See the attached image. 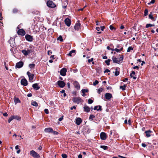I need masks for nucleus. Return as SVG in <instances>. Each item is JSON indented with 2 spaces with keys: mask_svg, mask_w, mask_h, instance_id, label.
Segmentation results:
<instances>
[{
  "mask_svg": "<svg viewBox=\"0 0 158 158\" xmlns=\"http://www.w3.org/2000/svg\"><path fill=\"white\" fill-rule=\"evenodd\" d=\"M30 153L31 155L34 158H39L40 157V155L34 150L31 151Z\"/></svg>",
  "mask_w": 158,
  "mask_h": 158,
  "instance_id": "nucleus-1",
  "label": "nucleus"
},
{
  "mask_svg": "<svg viewBox=\"0 0 158 158\" xmlns=\"http://www.w3.org/2000/svg\"><path fill=\"white\" fill-rule=\"evenodd\" d=\"M21 83L22 85L26 86L27 85V81L26 79H23L21 80Z\"/></svg>",
  "mask_w": 158,
  "mask_h": 158,
  "instance_id": "nucleus-12",
  "label": "nucleus"
},
{
  "mask_svg": "<svg viewBox=\"0 0 158 158\" xmlns=\"http://www.w3.org/2000/svg\"><path fill=\"white\" fill-rule=\"evenodd\" d=\"M27 74L29 77V81H31L33 79L34 75L33 74L31 73L28 71L27 72Z\"/></svg>",
  "mask_w": 158,
  "mask_h": 158,
  "instance_id": "nucleus-8",
  "label": "nucleus"
},
{
  "mask_svg": "<svg viewBox=\"0 0 158 158\" xmlns=\"http://www.w3.org/2000/svg\"><path fill=\"white\" fill-rule=\"evenodd\" d=\"M142 146L143 147L145 148L147 146V145L145 143H142Z\"/></svg>",
  "mask_w": 158,
  "mask_h": 158,
  "instance_id": "nucleus-57",
  "label": "nucleus"
},
{
  "mask_svg": "<svg viewBox=\"0 0 158 158\" xmlns=\"http://www.w3.org/2000/svg\"><path fill=\"white\" fill-rule=\"evenodd\" d=\"M112 59L114 63L118 64L119 63V60H118V59L115 56H113Z\"/></svg>",
  "mask_w": 158,
  "mask_h": 158,
  "instance_id": "nucleus-17",
  "label": "nucleus"
},
{
  "mask_svg": "<svg viewBox=\"0 0 158 158\" xmlns=\"http://www.w3.org/2000/svg\"><path fill=\"white\" fill-rule=\"evenodd\" d=\"M82 155L81 154H79L78 156V158H82Z\"/></svg>",
  "mask_w": 158,
  "mask_h": 158,
  "instance_id": "nucleus-64",
  "label": "nucleus"
},
{
  "mask_svg": "<svg viewBox=\"0 0 158 158\" xmlns=\"http://www.w3.org/2000/svg\"><path fill=\"white\" fill-rule=\"evenodd\" d=\"M111 60L110 59H108L107 60H105V62L107 65H110V62Z\"/></svg>",
  "mask_w": 158,
  "mask_h": 158,
  "instance_id": "nucleus-37",
  "label": "nucleus"
},
{
  "mask_svg": "<svg viewBox=\"0 0 158 158\" xmlns=\"http://www.w3.org/2000/svg\"><path fill=\"white\" fill-rule=\"evenodd\" d=\"M151 132L152 131L150 130L146 131L145 133L146 134V136L147 137H149L151 136L150 133H151Z\"/></svg>",
  "mask_w": 158,
  "mask_h": 158,
  "instance_id": "nucleus-22",
  "label": "nucleus"
},
{
  "mask_svg": "<svg viewBox=\"0 0 158 158\" xmlns=\"http://www.w3.org/2000/svg\"><path fill=\"white\" fill-rule=\"evenodd\" d=\"M62 157L63 158H67V156L65 154H62Z\"/></svg>",
  "mask_w": 158,
  "mask_h": 158,
  "instance_id": "nucleus-48",
  "label": "nucleus"
},
{
  "mask_svg": "<svg viewBox=\"0 0 158 158\" xmlns=\"http://www.w3.org/2000/svg\"><path fill=\"white\" fill-rule=\"evenodd\" d=\"M132 69H139V66H134V67H132Z\"/></svg>",
  "mask_w": 158,
  "mask_h": 158,
  "instance_id": "nucleus-53",
  "label": "nucleus"
},
{
  "mask_svg": "<svg viewBox=\"0 0 158 158\" xmlns=\"http://www.w3.org/2000/svg\"><path fill=\"white\" fill-rule=\"evenodd\" d=\"M57 83L59 87L60 88L64 87L65 85V83L63 81H59Z\"/></svg>",
  "mask_w": 158,
  "mask_h": 158,
  "instance_id": "nucleus-5",
  "label": "nucleus"
},
{
  "mask_svg": "<svg viewBox=\"0 0 158 158\" xmlns=\"http://www.w3.org/2000/svg\"><path fill=\"white\" fill-rule=\"evenodd\" d=\"M110 28L111 30H115L116 29L114 27H113L112 25H110Z\"/></svg>",
  "mask_w": 158,
  "mask_h": 158,
  "instance_id": "nucleus-44",
  "label": "nucleus"
},
{
  "mask_svg": "<svg viewBox=\"0 0 158 158\" xmlns=\"http://www.w3.org/2000/svg\"><path fill=\"white\" fill-rule=\"evenodd\" d=\"M14 119H16L18 120H21V118L18 115L14 116Z\"/></svg>",
  "mask_w": 158,
  "mask_h": 158,
  "instance_id": "nucleus-27",
  "label": "nucleus"
},
{
  "mask_svg": "<svg viewBox=\"0 0 158 158\" xmlns=\"http://www.w3.org/2000/svg\"><path fill=\"white\" fill-rule=\"evenodd\" d=\"M100 136L101 139L103 140L106 139L107 138L106 134L104 132H102L101 133Z\"/></svg>",
  "mask_w": 158,
  "mask_h": 158,
  "instance_id": "nucleus-6",
  "label": "nucleus"
},
{
  "mask_svg": "<svg viewBox=\"0 0 158 158\" xmlns=\"http://www.w3.org/2000/svg\"><path fill=\"white\" fill-rule=\"evenodd\" d=\"M52 133L53 135H57L58 134V132L56 131H53V130H52Z\"/></svg>",
  "mask_w": 158,
  "mask_h": 158,
  "instance_id": "nucleus-42",
  "label": "nucleus"
},
{
  "mask_svg": "<svg viewBox=\"0 0 158 158\" xmlns=\"http://www.w3.org/2000/svg\"><path fill=\"white\" fill-rule=\"evenodd\" d=\"M94 110H97L98 111V110L101 111L102 110V107L100 106H96L94 107Z\"/></svg>",
  "mask_w": 158,
  "mask_h": 158,
  "instance_id": "nucleus-21",
  "label": "nucleus"
},
{
  "mask_svg": "<svg viewBox=\"0 0 158 158\" xmlns=\"http://www.w3.org/2000/svg\"><path fill=\"white\" fill-rule=\"evenodd\" d=\"M14 101L15 104H16L20 102V101L18 98H14Z\"/></svg>",
  "mask_w": 158,
  "mask_h": 158,
  "instance_id": "nucleus-23",
  "label": "nucleus"
},
{
  "mask_svg": "<svg viewBox=\"0 0 158 158\" xmlns=\"http://www.w3.org/2000/svg\"><path fill=\"white\" fill-rule=\"evenodd\" d=\"M66 69L65 68H63L60 71V74L62 76H65L66 75Z\"/></svg>",
  "mask_w": 158,
  "mask_h": 158,
  "instance_id": "nucleus-10",
  "label": "nucleus"
},
{
  "mask_svg": "<svg viewBox=\"0 0 158 158\" xmlns=\"http://www.w3.org/2000/svg\"><path fill=\"white\" fill-rule=\"evenodd\" d=\"M19 10L16 8H14L13 10V13L14 14L17 13Z\"/></svg>",
  "mask_w": 158,
  "mask_h": 158,
  "instance_id": "nucleus-35",
  "label": "nucleus"
},
{
  "mask_svg": "<svg viewBox=\"0 0 158 158\" xmlns=\"http://www.w3.org/2000/svg\"><path fill=\"white\" fill-rule=\"evenodd\" d=\"M110 72V71L109 70L107 69H106L104 71V73H109V72Z\"/></svg>",
  "mask_w": 158,
  "mask_h": 158,
  "instance_id": "nucleus-55",
  "label": "nucleus"
},
{
  "mask_svg": "<svg viewBox=\"0 0 158 158\" xmlns=\"http://www.w3.org/2000/svg\"><path fill=\"white\" fill-rule=\"evenodd\" d=\"M88 62L89 63H90L91 62H92L93 60V58H92L91 59L88 60Z\"/></svg>",
  "mask_w": 158,
  "mask_h": 158,
  "instance_id": "nucleus-54",
  "label": "nucleus"
},
{
  "mask_svg": "<svg viewBox=\"0 0 158 158\" xmlns=\"http://www.w3.org/2000/svg\"><path fill=\"white\" fill-rule=\"evenodd\" d=\"M93 101L91 99H89L88 100V103L89 104H91L93 102Z\"/></svg>",
  "mask_w": 158,
  "mask_h": 158,
  "instance_id": "nucleus-46",
  "label": "nucleus"
},
{
  "mask_svg": "<svg viewBox=\"0 0 158 158\" xmlns=\"http://www.w3.org/2000/svg\"><path fill=\"white\" fill-rule=\"evenodd\" d=\"M23 65V63L22 61H20L16 63L15 67L16 68L19 69L22 68Z\"/></svg>",
  "mask_w": 158,
  "mask_h": 158,
  "instance_id": "nucleus-4",
  "label": "nucleus"
},
{
  "mask_svg": "<svg viewBox=\"0 0 158 158\" xmlns=\"http://www.w3.org/2000/svg\"><path fill=\"white\" fill-rule=\"evenodd\" d=\"M114 51H115L117 52H120V50L119 49H118L117 48H116L114 49Z\"/></svg>",
  "mask_w": 158,
  "mask_h": 158,
  "instance_id": "nucleus-59",
  "label": "nucleus"
},
{
  "mask_svg": "<svg viewBox=\"0 0 158 158\" xmlns=\"http://www.w3.org/2000/svg\"><path fill=\"white\" fill-rule=\"evenodd\" d=\"M5 67L6 69L7 70H8V67L7 66V65H6V63L5 62Z\"/></svg>",
  "mask_w": 158,
  "mask_h": 158,
  "instance_id": "nucleus-60",
  "label": "nucleus"
},
{
  "mask_svg": "<svg viewBox=\"0 0 158 158\" xmlns=\"http://www.w3.org/2000/svg\"><path fill=\"white\" fill-rule=\"evenodd\" d=\"M89 90L88 89H82L81 91L82 93H85L88 92Z\"/></svg>",
  "mask_w": 158,
  "mask_h": 158,
  "instance_id": "nucleus-40",
  "label": "nucleus"
},
{
  "mask_svg": "<svg viewBox=\"0 0 158 158\" xmlns=\"http://www.w3.org/2000/svg\"><path fill=\"white\" fill-rule=\"evenodd\" d=\"M22 52L24 56H27L29 55L26 50H22Z\"/></svg>",
  "mask_w": 158,
  "mask_h": 158,
  "instance_id": "nucleus-24",
  "label": "nucleus"
},
{
  "mask_svg": "<svg viewBox=\"0 0 158 158\" xmlns=\"http://www.w3.org/2000/svg\"><path fill=\"white\" fill-rule=\"evenodd\" d=\"M67 85H68V88L69 89L70 87V84L69 82H68L67 83Z\"/></svg>",
  "mask_w": 158,
  "mask_h": 158,
  "instance_id": "nucleus-62",
  "label": "nucleus"
},
{
  "mask_svg": "<svg viewBox=\"0 0 158 158\" xmlns=\"http://www.w3.org/2000/svg\"><path fill=\"white\" fill-rule=\"evenodd\" d=\"M17 33L19 35L23 36L25 35V32L23 29H21L18 31Z\"/></svg>",
  "mask_w": 158,
  "mask_h": 158,
  "instance_id": "nucleus-9",
  "label": "nucleus"
},
{
  "mask_svg": "<svg viewBox=\"0 0 158 158\" xmlns=\"http://www.w3.org/2000/svg\"><path fill=\"white\" fill-rule=\"evenodd\" d=\"M57 40H60V42H62L63 41V39L62 38V37L61 35H60L57 38Z\"/></svg>",
  "mask_w": 158,
  "mask_h": 158,
  "instance_id": "nucleus-31",
  "label": "nucleus"
},
{
  "mask_svg": "<svg viewBox=\"0 0 158 158\" xmlns=\"http://www.w3.org/2000/svg\"><path fill=\"white\" fill-rule=\"evenodd\" d=\"M155 25L154 24H147L146 25V27L147 28L149 27L154 26Z\"/></svg>",
  "mask_w": 158,
  "mask_h": 158,
  "instance_id": "nucleus-34",
  "label": "nucleus"
},
{
  "mask_svg": "<svg viewBox=\"0 0 158 158\" xmlns=\"http://www.w3.org/2000/svg\"><path fill=\"white\" fill-rule=\"evenodd\" d=\"M126 85H124L123 86H120V88L122 89V90H124L126 89Z\"/></svg>",
  "mask_w": 158,
  "mask_h": 158,
  "instance_id": "nucleus-33",
  "label": "nucleus"
},
{
  "mask_svg": "<svg viewBox=\"0 0 158 158\" xmlns=\"http://www.w3.org/2000/svg\"><path fill=\"white\" fill-rule=\"evenodd\" d=\"M118 59V60H119V63H120V61L123 60V56L122 55H120V57Z\"/></svg>",
  "mask_w": 158,
  "mask_h": 158,
  "instance_id": "nucleus-38",
  "label": "nucleus"
},
{
  "mask_svg": "<svg viewBox=\"0 0 158 158\" xmlns=\"http://www.w3.org/2000/svg\"><path fill=\"white\" fill-rule=\"evenodd\" d=\"M80 27V24L79 23H76L74 26V29L75 30H78Z\"/></svg>",
  "mask_w": 158,
  "mask_h": 158,
  "instance_id": "nucleus-20",
  "label": "nucleus"
},
{
  "mask_svg": "<svg viewBox=\"0 0 158 158\" xmlns=\"http://www.w3.org/2000/svg\"><path fill=\"white\" fill-rule=\"evenodd\" d=\"M100 147L104 150H106L108 148V147L105 145H101Z\"/></svg>",
  "mask_w": 158,
  "mask_h": 158,
  "instance_id": "nucleus-32",
  "label": "nucleus"
},
{
  "mask_svg": "<svg viewBox=\"0 0 158 158\" xmlns=\"http://www.w3.org/2000/svg\"><path fill=\"white\" fill-rule=\"evenodd\" d=\"M148 11L147 9H146L144 10V14L145 16H147L148 14Z\"/></svg>",
  "mask_w": 158,
  "mask_h": 158,
  "instance_id": "nucleus-47",
  "label": "nucleus"
},
{
  "mask_svg": "<svg viewBox=\"0 0 158 158\" xmlns=\"http://www.w3.org/2000/svg\"><path fill=\"white\" fill-rule=\"evenodd\" d=\"M133 50V48L131 47H129L127 49V52H129L131 50Z\"/></svg>",
  "mask_w": 158,
  "mask_h": 158,
  "instance_id": "nucleus-41",
  "label": "nucleus"
},
{
  "mask_svg": "<svg viewBox=\"0 0 158 158\" xmlns=\"http://www.w3.org/2000/svg\"><path fill=\"white\" fill-rule=\"evenodd\" d=\"M32 87L34 89L37 90H38L40 88V86L38 85V84L37 83H35L32 85Z\"/></svg>",
  "mask_w": 158,
  "mask_h": 158,
  "instance_id": "nucleus-18",
  "label": "nucleus"
},
{
  "mask_svg": "<svg viewBox=\"0 0 158 158\" xmlns=\"http://www.w3.org/2000/svg\"><path fill=\"white\" fill-rule=\"evenodd\" d=\"M26 50L27 52L28 53V54H29L32 52V51L31 50L28 49H27V50Z\"/></svg>",
  "mask_w": 158,
  "mask_h": 158,
  "instance_id": "nucleus-45",
  "label": "nucleus"
},
{
  "mask_svg": "<svg viewBox=\"0 0 158 158\" xmlns=\"http://www.w3.org/2000/svg\"><path fill=\"white\" fill-rule=\"evenodd\" d=\"M128 123L129 125H131V120L130 119H129L128 120Z\"/></svg>",
  "mask_w": 158,
  "mask_h": 158,
  "instance_id": "nucleus-63",
  "label": "nucleus"
},
{
  "mask_svg": "<svg viewBox=\"0 0 158 158\" xmlns=\"http://www.w3.org/2000/svg\"><path fill=\"white\" fill-rule=\"evenodd\" d=\"M14 119V116L13 115V116H11L8 119V123H10L11 121H12Z\"/></svg>",
  "mask_w": 158,
  "mask_h": 158,
  "instance_id": "nucleus-26",
  "label": "nucleus"
},
{
  "mask_svg": "<svg viewBox=\"0 0 158 158\" xmlns=\"http://www.w3.org/2000/svg\"><path fill=\"white\" fill-rule=\"evenodd\" d=\"M84 111L86 112H89L90 111V109L89 107L86 105H85L83 107Z\"/></svg>",
  "mask_w": 158,
  "mask_h": 158,
  "instance_id": "nucleus-16",
  "label": "nucleus"
},
{
  "mask_svg": "<svg viewBox=\"0 0 158 158\" xmlns=\"http://www.w3.org/2000/svg\"><path fill=\"white\" fill-rule=\"evenodd\" d=\"M96 29L98 31H99L100 30H101V28L100 27H97L96 28Z\"/></svg>",
  "mask_w": 158,
  "mask_h": 158,
  "instance_id": "nucleus-56",
  "label": "nucleus"
},
{
  "mask_svg": "<svg viewBox=\"0 0 158 158\" xmlns=\"http://www.w3.org/2000/svg\"><path fill=\"white\" fill-rule=\"evenodd\" d=\"M52 53V52L50 51H48V55H51Z\"/></svg>",
  "mask_w": 158,
  "mask_h": 158,
  "instance_id": "nucleus-58",
  "label": "nucleus"
},
{
  "mask_svg": "<svg viewBox=\"0 0 158 158\" xmlns=\"http://www.w3.org/2000/svg\"><path fill=\"white\" fill-rule=\"evenodd\" d=\"M31 104L32 105L35 106H38L37 103L35 101H33L31 102Z\"/></svg>",
  "mask_w": 158,
  "mask_h": 158,
  "instance_id": "nucleus-29",
  "label": "nucleus"
},
{
  "mask_svg": "<svg viewBox=\"0 0 158 158\" xmlns=\"http://www.w3.org/2000/svg\"><path fill=\"white\" fill-rule=\"evenodd\" d=\"M3 115L4 116H7L8 115V114L7 113H4L3 114Z\"/></svg>",
  "mask_w": 158,
  "mask_h": 158,
  "instance_id": "nucleus-61",
  "label": "nucleus"
},
{
  "mask_svg": "<svg viewBox=\"0 0 158 158\" xmlns=\"http://www.w3.org/2000/svg\"><path fill=\"white\" fill-rule=\"evenodd\" d=\"M135 72L134 71H132L130 75L131 77L133 78L134 79H135L136 78V77L132 76V75H135Z\"/></svg>",
  "mask_w": 158,
  "mask_h": 158,
  "instance_id": "nucleus-25",
  "label": "nucleus"
},
{
  "mask_svg": "<svg viewBox=\"0 0 158 158\" xmlns=\"http://www.w3.org/2000/svg\"><path fill=\"white\" fill-rule=\"evenodd\" d=\"M52 129L51 127L46 128L44 129V131L48 133H52Z\"/></svg>",
  "mask_w": 158,
  "mask_h": 158,
  "instance_id": "nucleus-15",
  "label": "nucleus"
},
{
  "mask_svg": "<svg viewBox=\"0 0 158 158\" xmlns=\"http://www.w3.org/2000/svg\"><path fill=\"white\" fill-rule=\"evenodd\" d=\"M47 6L51 8H54L56 6V5L53 2L51 1H48L47 3Z\"/></svg>",
  "mask_w": 158,
  "mask_h": 158,
  "instance_id": "nucleus-2",
  "label": "nucleus"
},
{
  "mask_svg": "<svg viewBox=\"0 0 158 158\" xmlns=\"http://www.w3.org/2000/svg\"><path fill=\"white\" fill-rule=\"evenodd\" d=\"M44 112L45 113L47 114H48L49 113V111L47 109H45L44 110Z\"/></svg>",
  "mask_w": 158,
  "mask_h": 158,
  "instance_id": "nucleus-51",
  "label": "nucleus"
},
{
  "mask_svg": "<svg viewBox=\"0 0 158 158\" xmlns=\"http://www.w3.org/2000/svg\"><path fill=\"white\" fill-rule=\"evenodd\" d=\"M73 85L75 88L77 90L80 89V85L79 83L77 81H74L73 83Z\"/></svg>",
  "mask_w": 158,
  "mask_h": 158,
  "instance_id": "nucleus-7",
  "label": "nucleus"
},
{
  "mask_svg": "<svg viewBox=\"0 0 158 158\" xmlns=\"http://www.w3.org/2000/svg\"><path fill=\"white\" fill-rule=\"evenodd\" d=\"M95 118V116L93 115H90L89 117V119L90 120H93Z\"/></svg>",
  "mask_w": 158,
  "mask_h": 158,
  "instance_id": "nucleus-36",
  "label": "nucleus"
},
{
  "mask_svg": "<svg viewBox=\"0 0 158 158\" xmlns=\"http://www.w3.org/2000/svg\"><path fill=\"white\" fill-rule=\"evenodd\" d=\"M25 38L27 40L31 42L33 40L32 36L29 35H25Z\"/></svg>",
  "mask_w": 158,
  "mask_h": 158,
  "instance_id": "nucleus-11",
  "label": "nucleus"
},
{
  "mask_svg": "<svg viewBox=\"0 0 158 158\" xmlns=\"http://www.w3.org/2000/svg\"><path fill=\"white\" fill-rule=\"evenodd\" d=\"M105 97L107 100H110L112 97V94L109 93H106L105 94Z\"/></svg>",
  "mask_w": 158,
  "mask_h": 158,
  "instance_id": "nucleus-14",
  "label": "nucleus"
},
{
  "mask_svg": "<svg viewBox=\"0 0 158 158\" xmlns=\"http://www.w3.org/2000/svg\"><path fill=\"white\" fill-rule=\"evenodd\" d=\"M149 17L150 19H154V18H153L152 15L151 14H149Z\"/></svg>",
  "mask_w": 158,
  "mask_h": 158,
  "instance_id": "nucleus-49",
  "label": "nucleus"
},
{
  "mask_svg": "<svg viewBox=\"0 0 158 158\" xmlns=\"http://www.w3.org/2000/svg\"><path fill=\"white\" fill-rule=\"evenodd\" d=\"M98 93L99 94H100L102 91L103 89L102 88H100L98 89Z\"/></svg>",
  "mask_w": 158,
  "mask_h": 158,
  "instance_id": "nucleus-39",
  "label": "nucleus"
},
{
  "mask_svg": "<svg viewBox=\"0 0 158 158\" xmlns=\"http://www.w3.org/2000/svg\"><path fill=\"white\" fill-rule=\"evenodd\" d=\"M35 64H30L29 65V67L30 69H34L35 67Z\"/></svg>",
  "mask_w": 158,
  "mask_h": 158,
  "instance_id": "nucleus-28",
  "label": "nucleus"
},
{
  "mask_svg": "<svg viewBox=\"0 0 158 158\" xmlns=\"http://www.w3.org/2000/svg\"><path fill=\"white\" fill-rule=\"evenodd\" d=\"M81 122V119L80 118H78L76 119V123L77 125H79Z\"/></svg>",
  "mask_w": 158,
  "mask_h": 158,
  "instance_id": "nucleus-19",
  "label": "nucleus"
},
{
  "mask_svg": "<svg viewBox=\"0 0 158 158\" xmlns=\"http://www.w3.org/2000/svg\"><path fill=\"white\" fill-rule=\"evenodd\" d=\"M64 5L62 7L64 9H66V6L67 5V2L66 3L64 4Z\"/></svg>",
  "mask_w": 158,
  "mask_h": 158,
  "instance_id": "nucleus-50",
  "label": "nucleus"
},
{
  "mask_svg": "<svg viewBox=\"0 0 158 158\" xmlns=\"http://www.w3.org/2000/svg\"><path fill=\"white\" fill-rule=\"evenodd\" d=\"M12 41V43L13 41V39L10 38L8 41L10 43V44H11V42Z\"/></svg>",
  "mask_w": 158,
  "mask_h": 158,
  "instance_id": "nucleus-52",
  "label": "nucleus"
},
{
  "mask_svg": "<svg viewBox=\"0 0 158 158\" xmlns=\"http://www.w3.org/2000/svg\"><path fill=\"white\" fill-rule=\"evenodd\" d=\"M98 83V82L97 80H95L93 83V85H97Z\"/></svg>",
  "mask_w": 158,
  "mask_h": 158,
  "instance_id": "nucleus-43",
  "label": "nucleus"
},
{
  "mask_svg": "<svg viewBox=\"0 0 158 158\" xmlns=\"http://www.w3.org/2000/svg\"><path fill=\"white\" fill-rule=\"evenodd\" d=\"M64 22L65 24L68 27L70 26L71 24V21L70 19L69 18H66L64 20Z\"/></svg>",
  "mask_w": 158,
  "mask_h": 158,
  "instance_id": "nucleus-13",
  "label": "nucleus"
},
{
  "mask_svg": "<svg viewBox=\"0 0 158 158\" xmlns=\"http://www.w3.org/2000/svg\"><path fill=\"white\" fill-rule=\"evenodd\" d=\"M73 102L79 104L80 102H82L83 100L80 97H75L73 99Z\"/></svg>",
  "mask_w": 158,
  "mask_h": 158,
  "instance_id": "nucleus-3",
  "label": "nucleus"
},
{
  "mask_svg": "<svg viewBox=\"0 0 158 158\" xmlns=\"http://www.w3.org/2000/svg\"><path fill=\"white\" fill-rule=\"evenodd\" d=\"M118 68H116V69H115L116 71L114 75L116 76H118L119 74V71H118Z\"/></svg>",
  "mask_w": 158,
  "mask_h": 158,
  "instance_id": "nucleus-30",
  "label": "nucleus"
}]
</instances>
